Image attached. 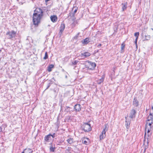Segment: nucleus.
I'll use <instances>...</instances> for the list:
<instances>
[{
  "mask_svg": "<svg viewBox=\"0 0 153 153\" xmlns=\"http://www.w3.org/2000/svg\"><path fill=\"white\" fill-rule=\"evenodd\" d=\"M43 16V11L39 8H37L34 11L33 19H41Z\"/></svg>",
  "mask_w": 153,
  "mask_h": 153,
  "instance_id": "nucleus-1",
  "label": "nucleus"
},
{
  "mask_svg": "<svg viewBox=\"0 0 153 153\" xmlns=\"http://www.w3.org/2000/svg\"><path fill=\"white\" fill-rule=\"evenodd\" d=\"M81 128L85 132L90 131L91 130V124L89 123H84L81 126Z\"/></svg>",
  "mask_w": 153,
  "mask_h": 153,
  "instance_id": "nucleus-2",
  "label": "nucleus"
},
{
  "mask_svg": "<svg viewBox=\"0 0 153 153\" xmlns=\"http://www.w3.org/2000/svg\"><path fill=\"white\" fill-rule=\"evenodd\" d=\"M16 34V32L14 30L8 31L6 35L7 38L8 39H11L13 38H14Z\"/></svg>",
  "mask_w": 153,
  "mask_h": 153,
  "instance_id": "nucleus-3",
  "label": "nucleus"
},
{
  "mask_svg": "<svg viewBox=\"0 0 153 153\" xmlns=\"http://www.w3.org/2000/svg\"><path fill=\"white\" fill-rule=\"evenodd\" d=\"M147 121L153 122V106L150 110V114L148 117Z\"/></svg>",
  "mask_w": 153,
  "mask_h": 153,
  "instance_id": "nucleus-4",
  "label": "nucleus"
},
{
  "mask_svg": "<svg viewBox=\"0 0 153 153\" xmlns=\"http://www.w3.org/2000/svg\"><path fill=\"white\" fill-rule=\"evenodd\" d=\"M78 8L76 7H74L72 10L69 13V16H71V18L73 17L74 16L75 14L77 11Z\"/></svg>",
  "mask_w": 153,
  "mask_h": 153,
  "instance_id": "nucleus-5",
  "label": "nucleus"
},
{
  "mask_svg": "<svg viewBox=\"0 0 153 153\" xmlns=\"http://www.w3.org/2000/svg\"><path fill=\"white\" fill-rule=\"evenodd\" d=\"M151 129H150V128L148 127V126H146L145 128V136H146L147 134L146 131H147V134L148 137H150L152 134V133L150 132Z\"/></svg>",
  "mask_w": 153,
  "mask_h": 153,
  "instance_id": "nucleus-6",
  "label": "nucleus"
},
{
  "mask_svg": "<svg viewBox=\"0 0 153 153\" xmlns=\"http://www.w3.org/2000/svg\"><path fill=\"white\" fill-rule=\"evenodd\" d=\"M136 113V111L134 109H132L130 112L129 117L131 118H133L135 117Z\"/></svg>",
  "mask_w": 153,
  "mask_h": 153,
  "instance_id": "nucleus-7",
  "label": "nucleus"
},
{
  "mask_svg": "<svg viewBox=\"0 0 153 153\" xmlns=\"http://www.w3.org/2000/svg\"><path fill=\"white\" fill-rule=\"evenodd\" d=\"M51 134H49L46 135L44 137V142H49L51 140Z\"/></svg>",
  "mask_w": 153,
  "mask_h": 153,
  "instance_id": "nucleus-8",
  "label": "nucleus"
},
{
  "mask_svg": "<svg viewBox=\"0 0 153 153\" xmlns=\"http://www.w3.org/2000/svg\"><path fill=\"white\" fill-rule=\"evenodd\" d=\"M133 104L135 107H137L138 106L139 102L137 98L135 97L134 98L133 101Z\"/></svg>",
  "mask_w": 153,
  "mask_h": 153,
  "instance_id": "nucleus-9",
  "label": "nucleus"
},
{
  "mask_svg": "<svg viewBox=\"0 0 153 153\" xmlns=\"http://www.w3.org/2000/svg\"><path fill=\"white\" fill-rule=\"evenodd\" d=\"M65 27V24L64 23H62L61 24L60 27V30L59 34L61 35L63 31L64 30Z\"/></svg>",
  "mask_w": 153,
  "mask_h": 153,
  "instance_id": "nucleus-10",
  "label": "nucleus"
},
{
  "mask_svg": "<svg viewBox=\"0 0 153 153\" xmlns=\"http://www.w3.org/2000/svg\"><path fill=\"white\" fill-rule=\"evenodd\" d=\"M90 39L88 38H85L84 40L81 41V42L83 45H86L90 42Z\"/></svg>",
  "mask_w": 153,
  "mask_h": 153,
  "instance_id": "nucleus-11",
  "label": "nucleus"
},
{
  "mask_svg": "<svg viewBox=\"0 0 153 153\" xmlns=\"http://www.w3.org/2000/svg\"><path fill=\"white\" fill-rule=\"evenodd\" d=\"M82 142L86 145H88L90 143L89 140L88 138L84 137L82 140Z\"/></svg>",
  "mask_w": 153,
  "mask_h": 153,
  "instance_id": "nucleus-12",
  "label": "nucleus"
},
{
  "mask_svg": "<svg viewBox=\"0 0 153 153\" xmlns=\"http://www.w3.org/2000/svg\"><path fill=\"white\" fill-rule=\"evenodd\" d=\"M81 105L80 104H77L75 105L74 108L76 111H79L81 110Z\"/></svg>",
  "mask_w": 153,
  "mask_h": 153,
  "instance_id": "nucleus-13",
  "label": "nucleus"
},
{
  "mask_svg": "<svg viewBox=\"0 0 153 153\" xmlns=\"http://www.w3.org/2000/svg\"><path fill=\"white\" fill-rule=\"evenodd\" d=\"M33 151L30 148H26L24 149L22 153H33Z\"/></svg>",
  "mask_w": 153,
  "mask_h": 153,
  "instance_id": "nucleus-14",
  "label": "nucleus"
},
{
  "mask_svg": "<svg viewBox=\"0 0 153 153\" xmlns=\"http://www.w3.org/2000/svg\"><path fill=\"white\" fill-rule=\"evenodd\" d=\"M91 54L88 52H85L81 53V56L82 57L84 56L85 57H87L90 56Z\"/></svg>",
  "mask_w": 153,
  "mask_h": 153,
  "instance_id": "nucleus-15",
  "label": "nucleus"
},
{
  "mask_svg": "<svg viewBox=\"0 0 153 153\" xmlns=\"http://www.w3.org/2000/svg\"><path fill=\"white\" fill-rule=\"evenodd\" d=\"M96 66V64L95 62H91L90 63L89 66L88 68L90 69L93 70Z\"/></svg>",
  "mask_w": 153,
  "mask_h": 153,
  "instance_id": "nucleus-16",
  "label": "nucleus"
},
{
  "mask_svg": "<svg viewBox=\"0 0 153 153\" xmlns=\"http://www.w3.org/2000/svg\"><path fill=\"white\" fill-rule=\"evenodd\" d=\"M148 126L150 129H152L153 128V122L147 121L146 125V126Z\"/></svg>",
  "mask_w": 153,
  "mask_h": 153,
  "instance_id": "nucleus-17",
  "label": "nucleus"
},
{
  "mask_svg": "<svg viewBox=\"0 0 153 153\" xmlns=\"http://www.w3.org/2000/svg\"><path fill=\"white\" fill-rule=\"evenodd\" d=\"M33 24L36 26H37L39 24L40 22V20H33Z\"/></svg>",
  "mask_w": 153,
  "mask_h": 153,
  "instance_id": "nucleus-18",
  "label": "nucleus"
},
{
  "mask_svg": "<svg viewBox=\"0 0 153 153\" xmlns=\"http://www.w3.org/2000/svg\"><path fill=\"white\" fill-rule=\"evenodd\" d=\"M105 133L106 132H105L104 133V132H103V131H102L101 134L100 136V140L103 139L106 136Z\"/></svg>",
  "mask_w": 153,
  "mask_h": 153,
  "instance_id": "nucleus-19",
  "label": "nucleus"
},
{
  "mask_svg": "<svg viewBox=\"0 0 153 153\" xmlns=\"http://www.w3.org/2000/svg\"><path fill=\"white\" fill-rule=\"evenodd\" d=\"M108 126L107 124H105L104 125V128L103 131V132H105L107 131L108 129Z\"/></svg>",
  "mask_w": 153,
  "mask_h": 153,
  "instance_id": "nucleus-20",
  "label": "nucleus"
},
{
  "mask_svg": "<svg viewBox=\"0 0 153 153\" xmlns=\"http://www.w3.org/2000/svg\"><path fill=\"white\" fill-rule=\"evenodd\" d=\"M122 10L123 11H124V10H126V8L127 6V2H125L122 4Z\"/></svg>",
  "mask_w": 153,
  "mask_h": 153,
  "instance_id": "nucleus-21",
  "label": "nucleus"
},
{
  "mask_svg": "<svg viewBox=\"0 0 153 153\" xmlns=\"http://www.w3.org/2000/svg\"><path fill=\"white\" fill-rule=\"evenodd\" d=\"M54 68V65H50L48 67L47 70L48 72H51L52 71V69Z\"/></svg>",
  "mask_w": 153,
  "mask_h": 153,
  "instance_id": "nucleus-22",
  "label": "nucleus"
},
{
  "mask_svg": "<svg viewBox=\"0 0 153 153\" xmlns=\"http://www.w3.org/2000/svg\"><path fill=\"white\" fill-rule=\"evenodd\" d=\"M68 142L70 144H72L73 142V139L72 138H70L67 140Z\"/></svg>",
  "mask_w": 153,
  "mask_h": 153,
  "instance_id": "nucleus-23",
  "label": "nucleus"
},
{
  "mask_svg": "<svg viewBox=\"0 0 153 153\" xmlns=\"http://www.w3.org/2000/svg\"><path fill=\"white\" fill-rule=\"evenodd\" d=\"M78 62L79 61L77 60H74V61L72 62V64L71 65L72 66L76 65Z\"/></svg>",
  "mask_w": 153,
  "mask_h": 153,
  "instance_id": "nucleus-24",
  "label": "nucleus"
},
{
  "mask_svg": "<svg viewBox=\"0 0 153 153\" xmlns=\"http://www.w3.org/2000/svg\"><path fill=\"white\" fill-rule=\"evenodd\" d=\"M51 19H57V17L56 15H53L51 16L50 17Z\"/></svg>",
  "mask_w": 153,
  "mask_h": 153,
  "instance_id": "nucleus-25",
  "label": "nucleus"
},
{
  "mask_svg": "<svg viewBox=\"0 0 153 153\" xmlns=\"http://www.w3.org/2000/svg\"><path fill=\"white\" fill-rule=\"evenodd\" d=\"M150 39V36H145V39L143 40V41L145 40H149Z\"/></svg>",
  "mask_w": 153,
  "mask_h": 153,
  "instance_id": "nucleus-26",
  "label": "nucleus"
},
{
  "mask_svg": "<svg viewBox=\"0 0 153 153\" xmlns=\"http://www.w3.org/2000/svg\"><path fill=\"white\" fill-rule=\"evenodd\" d=\"M139 32H137L136 33H135L134 34V36L136 37V39H138L139 36Z\"/></svg>",
  "mask_w": 153,
  "mask_h": 153,
  "instance_id": "nucleus-27",
  "label": "nucleus"
},
{
  "mask_svg": "<svg viewBox=\"0 0 153 153\" xmlns=\"http://www.w3.org/2000/svg\"><path fill=\"white\" fill-rule=\"evenodd\" d=\"M77 24V22L76 21V22L74 21V22H73V23L72 24H71V27L72 28L74 27L75 26V25Z\"/></svg>",
  "mask_w": 153,
  "mask_h": 153,
  "instance_id": "nucleus-28",
  "label": "nucleus"
},
{
  "mask_svg": "<svg viewBox=\"0 0 153 153\" xmlns=\"http://www.w3.org/2000/svg\"><path fill=\"white\" fill-rule=\"evenodd\" d=\"M55 149V147H53L52 146H51L50 147V152H54Z\"/></svg>",
  "mask_w": 153,
  "mask_h": 153,
  "instance_id": "nucleus-29",
  "label": "nucleus"
},
{
  "mask_svg": "<svg viewBox=\"0 0 153 153\" xmlns=\"http://www.w3.org/2000/svg\"><path fill=\"white\" fill-rule=\"evenodd\" d=\"M48 57V56L47 52H46L45 53V56L43 58V59H46Z\"/></svg>",
  "mask_w": 153,
  "mask_h": 153,
  "instance_id": "nucleus-30",
  "label": "nucleus"
},
{
  "mask_svg": "<svg viewBox=\"0 0 153 153\" xmlns=\"http://www.w3.org/2000/svg\"><path fill=\"white\" fill-rule=\"evenodd\" d=\"M79 33L77 34L75 36L73 39L76 40L78 38Z\"/></svg>",
  "mask_w": 153,
  "mask_h": 153,
  "instance_id": "nucleus-31",
  "label": "nucleus"
},
{
  "mask_svg": "<svg viewBox=\"0 0 153 153\" xmlns=\"http://www.w3.org/2000/svg\"><path fill=\"white\" fill-rule=\"evenodd\" d=\"M125 45L123 43H122L121 45V50H123V49L124 48H125Z\"/></svg>",
  "mask_w": 153,
  "mask_h": 153,
  "instance_id": "nucleus-32",
  "label": "nucleus"
},
{
  "mask_svg": "<svg viewBox=\"0 0 153 153\" xmlns=\"http://www.w3.org/2000/svg\"><path fill=\"white\" fill-rule=\"evenodd\" d=\"M56 134L55 133H54L53 134H51V137H52L53 138H54L55 137H56Z\"/></svg>",
  "mask_w": 153,
  "mask_h": 153,
  "instance_id": "nucleus-33",
  "label": "nucleus"
},
{
  "mask_svg": "<svg viewBox=\"0 0 153 153\" xmlns=\"http://www.w3.org/2000/svg\"><path fill=\"white\" fill-rule=\"evenodd\" d=\"M51 83H49L48 84V85H47V87L46 88V89H46H48V88H49V87H50L51 85Z\"/></svg>",
  "mask_w": 153,
  "mask_h": 153,
  "instance_id": "nucleus-34",
  "label": "nucleus"
},
{
  "mask_svg": "<svg viewBox=\"0 0 153 153\" xmlns=\"http://www.w3.org/2000/svg\"><path fill=\"white\" fill-rule=\"evenodd\" d=\"M104 78H103V77H102L100 79H99V80H100V82H102L103 81H104Z\"/></svg>",
  "mask_w": 153,
  "mask_h": 153,
  "instance_id": "nucleus-35",
  "label": "nucleus"
},
{
  "mask_svg": "<svg viewBox=\"0 0 153 153\" xmlns=\"http://www.w3.org/2000/svg\"><path fill=\"white\" fill-rule=\"evenodd\" d=\"M137 39H135V40L134 41L137 47Z\"/></svg>",
  "mask_w": 153,
  "mask_h": 153,
  "instance_id": "nucleus-36",
  "label": "nucleus"
},
{
  "mask_svg": "<svg viewBox=\"0 0 153 153\" xmlns=\"http://www.w3.org/2000/svg\"><path fill=\"white\" fill-rule=\"evenodd\" d=\"M102 82H100V80H98L97 81V83L98 84H100Z\"/></svg>",
  "mask_w": 153,
  "mask_h": 153,
  "instance_id": "nucleus-37",
  "label": "nucleus"
},
{
  "mask_svg": "<svg viewBox=\"0 0 153 153\" xmlns=\"http://www.w3.org/2000/svg\"><path fill=\"white\" fill-rule=\"evenodd\" d=\"M53 22H55L57 20H51Z\"/></svg>",
  "mask_w": 153,
  "mask_h": 153,
  "instance_id": "nucleus-38",
  "label": "nucleus"
},
{
  "mask_svg": "<svg viewBox=\"0 0 153 153\" xmlns=\"http://www.w3.org/2000/svg\"><path fill=\"white\" fill-rule=\"evenodd\" d=\"M101 45H102L101 44H100L97 46V47L98 48H100L101 47Z\"/></svg>",
  "mask_w": 153,
  "mask_h": 153,
  "instance_id": "nucleus-39",
  "label": "nucleus"
},
{
  "mask_svg": "<svg viewBox=\"0 0 153 153\" xmlns=\"http://www.w3.org/2000/svg\"><path fill=\"white\" fill-rule=\"evenodd\" d=\"M126 128H128V123H126Z\"/></svg>",
  "mask_w": 153,
  "mask_h": 153,
  "instance_id": "nucleus-40",
  "label": "nucleus"
},
{
  "mask_svg": "<svg viewBox=\"0 0 153 153\" xmlns=\"http://www.w3.org/2000/svg\"><path fill=\"white\" fill-rule=\"evenodd\" d=\"M2 131V128L0 126V132H1Z\"/></svg>",
  "mask_w": 153,
  "mask_h": 153,
  "instance_id": "nucleus-41",
  "label": "nucleus"
},
{
  "mask_svg": "<svg viewBox=\"0 0 153 153\" xmlns=\"http://www.w3.org/2000/svg\"><path fill=\"white\" fill-rule=\"evenodd\" d=\"M148 148V146H145V149H146Z\"/></svg>",
  "mask_w": 153,
  "mask_h": 153,
  "instance_id": "nucleus-42",
  "label": "nucleus"
},
{
  "mask_svg": "<svg viewBox=\"0 0 153 153\" xmlns=\"http://www.w3.org/2000/svg\"><path fill=\"white\" fill-rule=\"evenodd\" d=\"M50 0H45V1L46 2H47L48 1H50Z\"/></svg>",
  "mask_w": 153,
  "mask_h": 153,
  "instance_id": "nucleus-43",
  "label": "nucleus"
},
{
  "mask_svg": "<svg viewBox=\"0 0 153 153\" xmlns=\"http://www.w3.org/2000/svg\"><path fill=\"white\" fill-rule=\"evenodd\" d=\"M69 107H68V106H67L66 107V109H68V108H69Z\"/></svg>",
  "mask_w": 153,
  "mask_h": 153,
  "instance_id": "nucleus-44",
  "label": "nucleus"
},
{
  "mask_svg": "<svg viewBox=\"0 0 153 153\" xmlns=\"http://www.w3.org/2000/svg\"><path fill=\"white\" fill-rule=\"evenodd\" d=\"M146 149H144V153L146 151Z\"/></svg>",
  "mask_w": 153,
  "mask_h": 153,
  "instance_id": "nucleus-45",
  "label": "nucleus"
},
{
  "mask_svg": "<svg viewBox=\"0 0 153 153\" xmlns=\"http://www.w3.org/2000/svg\"><path fill=\"white\" fill-rule=\"evenodd\" d=\"M76 67V66H75L74 67V69Z\"/></svg>",
  "mask_w": 153,
  "mask_h": 153,
  "instance_id": "nucleus-46",
  "label": "nucleus"
},
{
  "mask_svg": "<svg viewBox=\"0 0 153 153\" xmlns=\"http://www.w3.org/2000/svg\"><path fill=\"white\" fill-rule=\"evenodd\" d=\"M98 50H97V52H98Z\"/></svg>",
  "mask_w": 153,
  "mask_h": 153,
  "instance_id": "nucleus-47",
  "label": "nucleus"
}]
</instances>
